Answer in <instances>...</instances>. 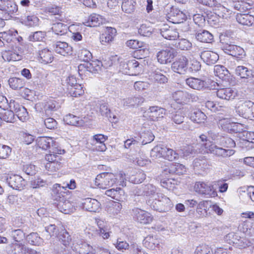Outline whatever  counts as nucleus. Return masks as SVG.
<instances>
[{"instance_id": "nucleus-58", "label": "nucleus", "mask_w": 254, "mask_h": 254, "mask_svg": "<svg viewBox=\"0 0 254 254\" xmlns=\"http://www.w3.org/2000/svg\"><path fill=\"white\" fill-rule=\"evenodd\" d=\"M66 190L64 186H61L60 184H56L53 187L52 195L55 200L56 197L60 198L59 196H64V190Z\"/></svg>"}, {"instance_id": "nucleus-30", "label": "nucleus", "mask_w": 254, "mask_h": 254, "mask_svg": "<svg viewBox=\"0 0 254 254\" xmlns=\"http://www.w3.org/2000/svg\"><path fill=\"white\" fill-rule=\"evenodd\" d=\"M236 18L238 23L243 25L250 26L254 23V17L248 13H238Z\"/></svg>"}, {"instance_id": "nucleus-40", "label": "nucleus", "mask_w": 254, "mask_h": 254, "mask_svg": "<svg viewBox=\"0 0 254 254\" xmlns=\"http://www.w3.org/2000/svg\"><path fill=\"white\" fill-rule=\"evenodd\" d=\"M14 33L17 34L16 31H8L0 33V47H2L4 45V41H6L7 43H10L13 41L16 38L14 37L15 34Z\"/></svg>"}, {"instance_id": "nucleus-26", "label": "nucleus", "mask_w": 254, "mask_h": 254, "mask_svg": "<svg viewBox=\"0 0 254 254\" xmlns=\"http://www.w3.org/2000/svg\"><path fill=\"white\" fill-rule=\"evenodd\" d=\"M186 84L191 88L197 90H204L205 81L200 78L190 77L186 80Z\"/></svg>"}, {"instance_id": "nucleus-14", "label": "nucleus", "mask_w": 254, "mask_h": 254, "mask_svg": "<svg viewBox=\"0 0 254 254\" xmlns=\"http://www.w3.org/2000/svg\"><path fill=\"white\" fill-rule=\"evenodd\" d=\"M9 186L13 189L16 190H23L26 185V181L21 176L12 175L7 179Z\"/></svg>"}, {"instance_id": "nucleus-38", "label": "nucleus", "mask_w": 254, "mask_h": 254, "mask_svg": "<svg viewBox=\"0 0 254 254\" xmlns=\"http://www.w3.org/2000/svg\"><path fill=\"white\" fill-rule=\"evenodd\" d=\"M235 123L231 122L229 119H222L219 121V127L227 132H231L235 130L236 126Z\"/></svg>"}, {"instance_id": "nucleus-44", "label": "nucleus", "mask_w": 254, "mask_h": 254, "mask_svg": "<svg viewBox=\"0 0 254 254\" xmlns=\"http://www.w3.org/2000/svg\"><path fill=\"white\" fill-rule=\"evenodd\" d=\"M173 44L176 48L181 50H189L192 47L191 43L184 38L176 40Z\"/></svg>"}, {"instance_id": "nucleus-45", "label": "nucleus", "mask_w": 254, "mask_h": 254, "mask_svg": "<svg viewBox=\"0 0 254 254\" xmlns=\"http://www.w3.org/2000/svg\"><path fill=\"white\" fill-rule=\"evenodd\" d=\"M64 120L67 124L71 126H81L84 123V121L79 119L78 117L71 114L66 115Z\"/></svg>"}, {"instance_id": "nucleus-35", "label": "nucleus", "mask_w": 254, "mask_h": 254, "mask_svg": "<svg viewBox=\"0 0 254 254\" xmlns=\"http://www.w3.org/2000/svg\"><path fill=\"white\" fill-rule=\"evenodd\" d=\"M239 232L243 235L251 237L254 232V229L253 228L252 223L249 221H245L241 223L239 227Z\"/></svg>"}, {"instance_id": "nucleus-61", "label": "nucleus", "mask_w": 254, "mask_h": 254, "mask_svg": "<svg viewBox=\"0 0 254 254\" xmlns=\"http://www.w3.org/2000/svg\"><path fill=\"white\" fill-rule=\"evenodd\" d=\"M233 7L235 9L240 11V13H242L246 12L252 7V5L250 4V3L247 4L243 1H239L234 3Z\"/></svg>"}, {"instance_id": "nucleus-8", "label": "nucleus", "mask_w": 254, "mask_h": 254, "mask_svg": "<svg viewBox=\"0 0 254 254\" xmlns=\"http://www.w3.org/2000/svg\"><path fill=\"white\" fill-rule=\"evenodd\" d=\"M176 54V52L174 49L168 48L157 53V60L161 64H167L172 62Z\"/></svg>"}, {"instance_id": "nucleus-27", "label": "nucleus", "mask_w": 254, "mask_h": 254, "mask_svg": "<svg viewBox=\"0 0 254 254\" xmlns=\"http://www.w3.org/2000/svg\"><path fill=\"white\" fill-rule=\"evenodd\" d=\"M139 64V63L134 59L128 61L127 66L129 68V71L126 70L125 74L137 75L141 71V67Z\"/></svg>"}, {"instance_id": "nucleus-20", "label": "nucleus", "mask_w": 254, "mask_h": 254, "mask_svg": "<svg viewBox=\"0 0 254 254\" xmlns=\"http://www.w3.org/2000/svg\"><path fill=\"white\" fill-rule=\"evenodd\" d=\"M147 113L150 119L155 121L163 118L166 110L159 106H151L147 110Z\"/></svg>"}, {"instance_id": "nucleus-1", "label": "nucleus", "mask_w": 254, "mask_h": 254, "mask_svg": "<svg viewBox=\"0 0 254 254\" xmlns=\"http://www.w3.org/2000/svg\"><path fill=\"white\" fill-rule=\"evenodd\" d=\"M197 141L198 143L196 146V149H199V152L201 153H211L222 157L230 156L234 153L232 149H225L217 146L207 139V137L204 134L199 135Z\"/></svg>"}, {"instance_id": "nucleus-53", "label": "nucleus", "mask_w": 254, "mask_h": 254, "mask_svg": "<svg viewBox=\"0 0 254 254\" xmlns=\"http://www.w3.org/2000/svg\"><path fill=\"white\" fill-rule=\"evenodd\" d=\"M235 73L242 78H248L252 74L251 70L244 66H238L235 69Z\"/></svg>"}, {"instance_id": "nucleus-7", "label": "nucleus", "mask_w": 254, "mask_h": 254, "mask_svg": "<svg viewBox=\"0 0 254 254\" xmlns=\"http://www.w3.org/2000/svg\"><path fill=\"white\" fill-rule=\"evenodd\" d=\"M56 197L57 202H55L57 208L61 212L64 214H69L75 209L74 205L69 200H67L64 196Z\"/></svg>"}, {"instance_id": "nucleus-17", "label": "nucleus", "mask_w": 254, "mask_h": 254, "mask_svg": "<svg viewBox=\"0 0 254 254\" xmlns=\"http://www.w3.org/2000/svg\"><path fill=\"white\" fill-rule=\"evenodd\" d=\"M2 57L4 61L7 62L18 61L22 59V51L21 49L18 50L12 49L11 50L5 51L2 53Z\"/></svg>"}, {"instance_id": "nucleus-4", "label": "nucleus", "mask_w": 254, "mask_h": 254, "mask_svg": "<svg viewBox=\"0 0 254 254\" xmlns=\"http://www.w3.org/2000/svg\"><path fill=\"white\" fill-rule=\"evenodd\" d=\"M117 180L114 174L104 172L96 176L95 179V185L99 188L105 189L112 186L117 182Z\"/></svg>"}, {"instance_id": "nucleus-5", "label": "nucleus", "mask_w": 254, "mask_h": 254, "mask_svg": "<svg viewBox=\"0 0 254 254\" xmlns=\"http://www.w3.org/2000/svg\"><path fill=\"white\" fill-rule=\"evenodd\" d=\"M71 249L79 254H94L95 251L92 247L86 243L84 240L73 237Z\"/></svg>"}, {"instance_id": "nucleus-19", "label": "nucleus", "mask_w": 254, "mask_h": 254, "mask_svg": "<svg viewBox=\"0 0 254 254\" xmlns=\"http://www.w3.org/2000/svg\"><path fill=\"white\" fill-rule=\"evenodd\" d=\"M36 109L40 112H45L46 114H49L51 112H54L58 109L57 103L53 100H50L45 103H38L36 104Z\"/></svg>"}, {"instance_id": "nucleus-31", "label": "nucleus", "mask_w": 254, "mask_h": 254, "mask_svg": "<svg viewBox=\"0 0 254 254\" xmlns=\"http://www.w3.org/2000/svg\"><path fill=\"white\" fill-rule=\"evenodd\" d=\"M59 240L62 244L65 247L71 249L73 244V239H72L69 233L65 230H63L59 234Z\"/></svg>"}, {"instance_id": "nucleus-21", "label": "nucleus", "mask_w": 254, "mask_h": 254, "mask_svg": "<svg viewBox=\"0 0 254 254\" xmlns=\"http://www.w3.org/2000/svg\"><path fill=\"white\" fill-rule=\"evenodd\" d=\"M105 21V19L101 15L93 13L85 19L83 23L87 26L96 27L103 24Z\"/></svg>"}, {"instance_id": "nucleus-16", "label": "nucleus", "mask_w": 254, "mask_h": 254, "mask_svg": "<svg viewBox=\"0 0 254 254\" xmlns=\"http://www.w3.org/2000/svg\"><path fill=\"white\" fill-rule=\"evenodd\" d=\"M108 139V136L102 134L93 135L91 138L92 144L95 146V149L98 151H104L107 147L104 143Z\"/></svg>"}, {"instance_id": "nucleus-36", "label": "nucleus", "mask_w": 254, "mask_h": 254, "mask_svg": "<svg viewBox=\"0 0 254 254\" xmlns=\"http://www.w3.org/2000/svg\"><path fill=\"white\" fill-rule=\"evenodd\" d=\"M214 7L215 8L216 12L214 13L220 18L224 19H228L231 17V11L221 5L219 2Z\"/></svg>"}, {"instance_id": "nucleus-50", "label": "nucleus", "mask_w": 254, "mask_h": 254, "mask_svg": "<svg viewBox=\"0 0 254 254\" xmlns=\"http://www.w3.org/2000/svg\"><path fill=\"white\" fill-rule=\"evenodd\" d=\"M59 230L55 225L51 224L45 227L44 231L43 232L44 235L47 239L52 237H57Z\"/></svg>"}, {"instance_id": "nucleus-15", "label": "nucleus", "mask_w": 254, "mask_h": 254, "mask_svg": "<svg viewBox=\"0 0 254 254\" xmlns=\"http://www.w3.org/2000/svg\"><path fill=\"white\" fill-rule=\"evenodd\" d=\"M96 223L98 229L95 230V234L101 237L104 239H108L111 232L108 228L107 223L100 219H96Z\"/></svg>"}, {"instance_id": "nucleus-13", "label": "nucleus", "mask_w": 254, "mask_h": 254, "mask_svg": "<svg viewBox=\"0 0 254 254\" xmlns=\"http://www.w3.org/2000/svg\"><path fill=\"white\" fill-rule=\"evenodd\" d=\"M53 46L55 52L62 56H67L72 54V48L66 42L57 41Z\"/></svg>"}, {"instance_id": "nucleus-47", "label": "nucleus", "mask_w": 254, "mask_h": 254, "mask_svg": "<svg viewBox=\"0 0 254 254\" xmlns=\"http://www.w3.org/2000/svg\"><path fill=\"white\" fill-rule=\"evenodd\" d=\"M206 119V115L199 110H194L190 115V119L192 121L198 124L203 123Z\"/></svg>"}, {"instance_id": "nucleus-28", "label": "nucleus", "mask_w": 254, "mask_h": 254, "mask_svg": "<svg viewBox=\"0 0 254 254\" xmlns=\"http://www.w3.org/2000/svg\"><path fill=\"white\" fill-rule=\"evenodd\" d=\"M139 190L141 193H138V195H146L149 196V198H155V197H157V189L152 184L141 186Z\"/></svg>"}, {"instance_id": "nucleus-43", "label": "nucleus", "mask_w": 254, "mask_h": 254, "mask_svg": "<svg viewBox=\"0 0 254 254\" xmlns=\"http://www.w3.org/2000/svg\"><path fill=\"white\" fill-rule=\"evenodd\" d=\"M52 149V151H50L52 153L46 154L45 156V159L48 162V163L60 160L61 156L57 154H62L64 153V150L61 149L53 148Z\"/></svg>"}, {"instance_id": "nucleus-63", "label": "nucleus", "mask_w": 254, "mask_h": 254, "mask_svg": "<svg viewBox=\"0 0 254 254\" xmlns=\"http://www.w3.org/2000/svg\"><path fill=\"white\" fill-rule=\"evenodd\" d=\"M124 193V191L121 188H118V189H112L110 190H107L105 192V194L111 197L112 198L115 199L116 200H119L120 199V195Z\"/></svg>"}, {"instance_id": "nucleus-3", "label": "nucleus", "mask_w": 254, "mask_h": 254, "mask_svg": "<svg viewBox=\"0 0 254 254\" xmlns=\"http://www.w3.org/2000/svg\"><path fill=\"white\" fill-rule=\"evenodd\" d=\"M236 107V112L245 119H254V103L250 100L240 101Z\"/></svg>"}, {"instance_id": "nucleus-60", "label": "nucleus", "mask_w": 254, "mask_h": 254, "mask_svg": "<svg viewBox=\"0 0 254 254\" xmlns=\"http://www.w3.org/2000/svg\"><path fill=\"white\" fill-rule=\"evenodd\" d=\"M77 56L79 60L87 62V63H88L92 58V55L90 52L84 49H81L78 51Z\"/></svg>"}, {"instance_id": "nucleus-23", "label": "nucleus", "mask_w": 254, "mask_h": 254, "mask_svg": "<svg viewBox=\"0 0 254 254\" xmlns=\"http://www.w3.org/2000/svg\"><path fill=\"white\" fill-rule=\"evenodd\" d=\"M200 58L207 64L211 65L217 62L219 59V56L212 51H205L201 53Z\"/></svg>"}, {"instance_id": "nucleus-55", "label": "nucleus", "mask_w": 254, "mask_h": 254, "mask_svg": "<svg viewBox=\"0 0 254 254\" xmlns=\"http://www.w3.org/2000/svg\"><path fill=\"white\" fill-rule=\"evenodd\" d=\"M68 93L72 97H77L84 93V90L81 84L75 85V86L68 87Z\"/></svg>"}, {"instance_id": "nucleus-59", "label": "nucleus", "mask_w": 254, "mask_h": 254, "mask_svg": "<svg viewBox=\"0 0 254 254\" xmlns=\"http://www.w3.org/2000/svg\"><path fill=\"white\" fill-rule=\"evenodd\" d=\"M134 3L132 0H124L122 2V10L126 13H131L134 10Z\"/></svg>"}, {"instance_id": "nucleus-41", "label": "nucleus", "mask_w": 254, "mask_h": 254, "mask_svg": "<svg viewBox=\"0 0 254 254\" xmlns=\"http://www.w3.org/2000/svg\"><path fill=\"white\" fill-rule=\"evenodd\" d=\"M144 101V99L142 97L138 96L124 99L123 103L124 106L135 107L141 104Z\"/></svg>"}, {"instance_id": "nucleus-25", "label": "nucleus", "mask_w": 254, "mask_h": 254, "mask_svg": "<svg viewBox=\"0 0 254 254\" xmlns=\"http://www.w3.org/2000/svg\"><path fill=\"white\" fill-rule=\"evenodd\" d=\"M117 33L115 28L111 27H107L104 33L100 36V42L102 45H106L112 42Z\"/></svg>"}, {"instance_id": "nucleus-9", "label": "nucleus", "mask_w": 254, "mask_h": 254, "mask_svg": "<svg viewBox=\"0 0 254 254\" xmlns=\"http://www.w3.org/2000/svg\"><path fill=\"white\" fill-rule=\"evenodd\" d=\"M0 10L4 12L5 18H9L18 11V6L14 1L6 0L0 3Z\"/></svg>"}, {"instance_id": "nucleus-56", "label": "nucleus", "mask_w": 254, "mask_h": 254, "mask_svg": "<svg viewBox=\"0 0 254 254\" xmlns=\"http://www.w3.org/2000/svg\"><path fill=\"white\" fill-rule=\"evenodd\" d=\"M163 158L172 161L179 158V154L172 149L165 146Z\"/></svg>"}, {"instance_id": "nucleus-46", "label": "nucleus", "mask_w": 254, "mask_h": 254, "mask_svg": "<svg viewBox=\"0 0 254 254\" xmlns=\"http://www.w3.org/2000/svg\"><path fill=\"white\" fill-rule=\"evenodd\" d=\"M68 27L62 22H56L53 24L52 29L57 35H63L66 33Z\"/></svg>"}, {"instance_id": "nucleus-22", "label": "nucleus", "mask_w": 254, "mask_h": 254, "mask_svg": "<svg viewBox=\"0 0 254 254\" xmlns=\"http://www.w3.org/2000/svg\"><path fill=\"white\" fill-rule=\"evenodd\" d=\"M193 164L194 170L199 174L206 172L209 167L207 160L204 157L196 158L194 160Z\"/></svg>"}, {"instance_id": "nucleus-57", "label": "nucleus", "mask_w": 254, "mask_h": 254, "mask_svg": "<svg viewBox=\"0 0 254 254\" xmlns=\"http://www.w3.org/2000/svg\"><path fill=\"white\" fill-rule=\"evenodd\" d=\"M46 36V33L44 31H36L31 33L28 36V40L32 42L42 41Z\"/></svg>"}, {"instance_id": "nucleus-10", "label": "nucleus", "mask_w": 254, "mask_h": 254, "mask_svg": "<svg viewBox=\"0 0 254 254\" xmlns=\"http://www.w3.org/2000/svg\"><path fill=\"white\" fill-rule=\"evenodd\" d=\"M126 45L130 48L137 49L134 53L135 56H138L139 54H142V53H143V56H145L148 54V49L142 42L136 40H129L127 41Z\"/></svg>"}, {"instance_id": "nucleus-64", "label": "nucleus", "mask_w": 254, "mask_h": 254, "mask_svg": "<svg viewBox=\"0 0 254 254\" xmlns=\"http://www.w3.org/2000/svg\"><path fill=\"white\" fill-rule=\"evenodd\" d=\"M239 232H231L228 234L225 237V240L229 243H233L236 247L238 239L241 238V235Z\"/></svg>"}, {"instance_id": "nucleus-37", "label": "nucleus", "mask_w": 254, "mask_h": 254, "mask_svg": "<svg viewBox=\"0 0 254 254\" xmlns=\"http://www.w3.org/2000/svg\"><path fill=\"white\" fill-rule=\"evenodd\" d=\"M36 143L39 148L46 150L53 145L54 140L50 137L41 136L36 139Z\"/></svg>"}, {"instance_id": "nucleus-51", "label": "nucleus", "mask_w": 254, "mask_h": 254, "mask_svg": "<svg viewBox=\"0 0 254 254\" xmlns=\"http://www.w3.org/2000/svg\"><path fill=\"white\" fill-rule=\"evenodd\" d=\"M8 83L10 87L14 90L21 89L25 85V82L23 80L16 77L9 78Z\"/></svg>"}, {"instance_id": "nucleus-11", "label": "nucleus", "mask_w": 254, "mask_h": 254, "mask_svg": "<svg viewBox=\"0 0 254 254\" xmlns=\"http://www.w3.org/2000/svg\"><path fill=\"white\" fill-rule=\"evenodd\" d=\"M188 60L184 56H182L178 59L172 64V70L179 74H184L188 69Z\"/></svg>"}, {"instance_id": "nucleus-49", "label": "nucleus", "mask_w": 254, "mask_h": 254, "mask_svg": "<svg viewBox=\"0 0 254 254\" xmlns=\"http://www.w3.org/2000/svg\"><path fill=\"white\" fill-rule=\"evenodd\" d=\"M187 91H177L172 94V98L177 103L187 104Z\"/></svg>"}, {"instance_id": "nucleus-24", "label": "nucleus", "mask_w": 254, "mask_h": 254, "mask_svg": "<svg viewBox=\"0 0 254 254\" xmlns=\"http://www.w3.org/2000/svg\"><path fill=\"white\" fill-rule=\"evenodd\" d=\"M104 65V64L100 61L97 60L93 61L92 63H86V64H80L78 66L79 71L82 70L84 67L86 70L92 73H96L101 70V66Z\"/></svg>"}, {"instance_id": "nucleus-2", "label": "nucleus", "mask_w": 254, "mask_h": 254, "mask_svg": "<svg viewBox=\"0 0 254 254\" xmlns=\"http://www.w3.org/2000/svg\"><path fill=\"white\" fill-rule=\"evenodd\" d=\"M155 198H148L146 202L152 209L160 212L169 211L173 207V204L170 199L164 194L157 193Z\"/></svg>"}, {"instance_id": "nucleus-34", "label": "nucleus", "mask_w": 254, "mask_h": 254, "mask_svg": "<svg viewBox=\"0 0 254 254\" xmlns=\"http://www.w3.org/2000/svg\"><path fill=\"white\" fill-rule=\"evenodd\" d=\"M170 14L175 23H182L187 18L186 14L176 7H172Z\"/></svg>"}, {"instance_id": "nucleus-29", "label": "nucleus", "mask_w": 254, "mask_h": 254, "mask_svg": "<svg viewBox=\"0 0 254 254\" xmlns=\"http://www.w3.org/2000/svg\"><path fill=\"white\" fill-rule=\"evenodd\" d=\"M236 95V92L231 88H221L217 91V97L226 100L234 99Z\"/></svg>"}, {"instance_id": "nucleus-48", "label": "nucleus", "mask_w": 254, "mask_h": 254, "mask_svg": "<svg viewBox=\"0 0 254 254\" xmlns=\"http://www.w3.org/2000/svg\"><path fill=\"white\" fill-rule=\"evenodd\" d=\"M21 20L23 24L29 27L38 25L39 21L38 18L34 15H27L25 17L22 16Z\"/></svg>"}, {"instance_id": "nucleus-12", "label": "nucleus", "mask_w": 254, "mask_h": 254, "mask_svg": "<svg viewBox=\"0 0 254 254\" xmlns=\"http://www.w3.org/2000/svg\"><path fill=\"white\" fill-rule=\"evenodd\" d=\"M133 211L134 213V218L137 222L141 224H149L153 220L152 216L147 211L138 208L134 209Z\"/></svg>"}, {"instance_id": "nucleus-62", "label": "nucleus", "mask_w": 254, "mask_h": 254, "mask_svg": "<svg viewBox=\"0 0 254 254\" xmlns=\"http://www.w3.org/2000/svg\"><path fill=\"white\" fill-rule=\"evenodd\" d=\"M194 254H213L211 248L208 245L203 244L195 249Z\"/></svg>"}, {"instance_id": "nucleus-32", "label": "nucleus", "mask_w": 254, "mask_h": 254, "mask_svg": "<svg viewBox=\"0 0 254 254\" xmlns=\"http://www.w3.org/2000/svg\"><path fill=\"white\" fill-rule=\"evenodd\" d=\"M160 33L164 38L170 40H175L179 36V33L176 29L168 28L167 26L161 28Z\"/></svg>"}, {"instance_id": "nucleus-42", "label": "nucleus", "mask_w": 254, "mask_h": 254, "mask_svg": "<svg viewBox=\"0 0 254 254\" xmlns=\"http://www.w3.org/2000/svg\"><path fill=\"white\" fill-rule=\"evenodd\" d=\"M39 57L41 62L48 64L52 62L54 56L52 52L47 48H45L39 52Z\"/></svg>"}, {"instance_id": "nucleus-39", "label": "nucleus", "mask_w": 254, "mask_h": 254, "mask_svg": "<svg viewBox=\"0 0 254 254\" xmlns=\"http://www.w3.org/2000/svg\"><path fill=\"white\" fill-rule=\"evenodd\" d=\"M160 241L156 236H148L143 240L145 247L151 250H154L159 246Z\"/></svg>"}, {"instance_id": "nucleus-33", "label": "nucleus", "mask_w": 254, "mask_h": 254, "mask_svg": "<svg viewBox=\"0 0 254 254\" xmlns=\"http://www.w3.org/2000/svg\"><path fill=\"white\" fill-rule=\"evenodd\" d=\"M195 38L201 42L207 43H211L213 41V35L205 30L198 31L195 33Z\"/></svg>"}, {"instance_id": "nucleus-18", "label": "nucleus", "mask_w": 254, "mask_h": 254, "mask_svg": "<svg viewBox=\"0 0 254 254\" xmlns=\"http://www.w3.org/2000/svg\"><path fill=\"white\" fill-rule=\"evenodd\" d=\"M83 209L93 212H99L101 209V204L96 199L91 198H86L82 202Z\"/></svg>"}, {"instance_id": "nucleus-6", "label": "nucleus", "mask_w": 254, "mask_h": 254, "mask_svg": "<svg viewBox=\"0 0 254 254\" xmlns=\"http://www.w3.org/2000/svg\"><path fill=\"white\" fill-rule=\"evenodd\" d=\"M194 190L199 194L207 197H215L217 192L213 188L211 183L199 181L195 183L194 186Z\"/></svg>"}, {"instance_id": "nucleus-52", "label": "nucleus", "mask_w": 254, "mask_h": 254, "mask_svg": "<svg viewBox=\"0 0 254 254\" xmlns=\"http://www.w3.org/2000/svg\"><path fill=\"white\" fill-rule=\"evenodd\" d=\"M241 238L238 239L236 247L240 249H246L252 245L250 240L245 235L240 234Z\"/></svg>"}, {"instance_id": "nucleus-54", "label": "nucleus", "mask_w": 254, "mask_h": 254, "mask_svg": "<svg viewBox=\"0 0 254 254\" xmlns=\"http://www.w3.org/2000/svg\"><path fill=\"white\" fill-rule=\"evenodd\" d=\"M27 242L32 245H40L43 243V240L36 233H31L26 237Z\"/></svg>"}]
</instances>
